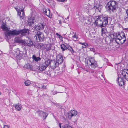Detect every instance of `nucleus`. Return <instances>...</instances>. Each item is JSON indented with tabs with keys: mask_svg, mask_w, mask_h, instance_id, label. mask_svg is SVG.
I'll return each instance as SVG.
<instances>
[{
	"mask_svg": "<svg viewBox=\"0 0 128 128\" xmlns=\"http://www.w3.org/2000/svg\"><path fill=\"white\" fill-rule=\"evenodd\" d=\"M59 2H64L66 0H57Z\"/></svg>",
	"mask_w": 128,
	"mask_h": 128,
	"instance_id": "obj_44",
	"label": "nucleus"
},
{
	"mask_svg": "<svg viewBox=\"0 0 128 128\" xmlns=\"http://www.w3.org/2000/svg\"><path fill=\"white\" fill-rule=\"evenodd\" d=\"M58 21H59V24H61L62 21H61V20H59Z\"/></svg>",
	"mask_w": 128,
	"mask_h": 128,
	"instance_id": "obj_46",
	"label": "nucleus"
},
{
	"mask_svg": "<svg viewBox=\"0 0 128 128\" xmlns=\"http://www.w3.org/2000/svg\"><path fill=\"white\" fill-rule=\"evenodd\" d=\"M24 0L25 1H27V0Z\"/></svg>",
	"mask_w": 128,
	"mask_h": 128,
	"instance_id": "obj_59",
	"label": "nucleus"
},
{
	"mask_svg": "<svg viewBox=\"0 0 128 128\" xmlns=\"http://www.w3.org/2000/svg\"><path fill=\"white\" fill-rule=\"evenodd\" d=\"M87 64H88V62H87Z\"/></svg>",
	"mask_w": 128,
	"mask_h": 128,
	"instance_id": "obj_60",
	"label": "nucleus"
},
{
	"mask_svg": "<svg viewBox=\"0 0 128 128\" xmlns=\"http://www.w3.org/2000/svg\"><path fill=\"white\" fill-rule=\"evenodd\" d=\"M128 1V0H119L118 2L120 4H124L126 3Z\"/></svg>",
	"mask_w": 128,
	"mask_h": 128,
	"instance_id": "obj_35",
	"label": "nucleus"
},
{
	"mask_svg": "<svg viewBox=\"0 0 128 128\" xmlns=\"http://www.w3.org/2000/svg\"><path fill=\"white\" fill-rule=\"evenodd\" d=\"M68 125L67 124H65L62 126L61 128H68Z\"/></svg>",
	"mask_w": 128,
	"mask_h": 128,
	"instance_id": "obj_39",
	"label": "nucleus"
},
{
	"mask_svg": "<svg viewBox=\"0 0 128 128\" xmlns=\"http://www.w3.org/2000/svg\"><path fill=\"white\" fill-rule=\"evenodd\" d=\"M94 71H93V70L92 71H91V73H94Z\"/></svg>",
	"mask_w": 128,
	"mask_h": 128,
	"instance_id": "obj_52",
	"label": "nucleus"
},
{
	"mask_svg": "<svg viewBox=\"0 0 128 128\" xmlns=\"http://www.w3.org/2000/svg\"><path fill=\"white\" fill-rule=\"evenodd\" d=\"M26 46H34L36 47V45H34L32 42L30 40L28 39L26 42Z\"/></svg>",
	"mask_w": 128,
	"mask_h": 128,
	"instance_id": "obj_20",
	"label": "nucleus"
},
{
	"mask_svg": "<svg viewBox=\"0 0 128 128\" xmlns=\"http://www.w3.org/2000/svg\"><path fill=\"white\" fill-rule=\"evenodd\" d=\"M3 128H9L8 126V125H4V126Z\"/></svg>",
	"mask_w": 128,
	"mask_h": 128,
	"instance_id": "obj_43",
	"label": "nucleus"
},
{
	"mask_svg": "<svg viewBox=\"0 0 128 128\" xmlns=\"http://www.w3.org/2000/svg\"><path fill=\"white\" fill-rule=\"evenodd\" d=\"M100 16L104 27L108 25V20H110H110H111V18L109 17L108 16Z\"/></svg>",
	"mask_w": 128,
	"mask_h": 128,
	"instance_id": "obj_7",
	"label": "nucleus"
},
{
	"mask_svg": "<svg viewBox=\"0 0 128 128\" xmlns=\"http://www.w3.org/2000/svg\"><path fill=\"white\" fill-rule=\"evenodd\" d=\"M47 60L48 65V66L50 64L51 68L52 69H54L59 65L56 61L54 60L48 59Z\"/></svg>",
	"mask_w": 128,
	"mask_h": 128,
	"instance_id": "obj_5",
	"label": "nucleus"
},
{
	"mask_svg": "<svg viewBox=\"0 0 128 128\" xmlns=\"http://www.w3.org/2000/svg\"><path fill=\"white\" fill-rule=\"evenodd\" d=\"M45 25V24L44 23H41L36 26V28L39 30H42L44 28Z\"/></svg>",
	"mask_w": 128,
	"mask_h": 128,
	"instance_id": "obj_17",
	"label": "nucleus"
},
{
	"mask_svg": "<svg viewBox=\"0 0 128 128\" xmlns=\"http://www.w3.org/2000/svg\"><path fill=\"white\" fill-rule=\"evenodd\" d=\"M122 74L123 76L128 81V69H124L122 71Z\"/></svg>",
	"mask_w": 128,
	"mask_h": 128,
	"instance_id": "obj_13",
	"label": "nucleus"
},
{
	"mask_svg": "<svg viewBox=\"0 0 128 128\" xmlns=\"http://www.w3.org/2000/svg\"><path fill=\"white\" fill-rule=\"evenodd\" d=\"M101 32V35L102 36H104L106 34L107 32V31L106 28H102Z\"/></svg>",
	"mask_w": 128,
	"mask_h": 128,
	"instance_id": "obj_27",
	"label": "nucleus"
},
{
	"mask_svg": "<svg viewBox=\"0 0 128 128\" xmlns=\"http://www.w3.org/2000/svg\"><path fill=\"white\" fill-rule=\"evenodd\" d=\"M46 86L44 85L42 86V88L44 89H45L46 88Z\"/></svg>",
	"mask_w": 128,
	"mask_h": 128,
	"instance_id": "obj_48",
	"label": "nucleus"
},
{
	"mask_svg": "<svg viewBox=\"0 0 128 128\" xmlns=\"http://www.w3.org/2000/svg\"><path fill=\"white\" fill-rule=\"evenodd\" d=\"M49 46H48L46 48V50L47 51H49L51 49V45H48Z\"/></svg>",
	"mask_w": 128,
	"mask_h": 128,
	"instance_id": "obj_38",
	"label": "nucleus"
},
{
	"mask_svg": "<svg viewBox=\"0 0 128 128\" xmlns=\"http://www.w3.org/2000/svg\"><path fill=\"white\" fill-rule=\"evenodd\" d=\"M19 43L21 44L24 46H26V42L24 40L22 39Z\"/></svg>",
	"mask_w": 128,
	"mask_h": 128,
	"instance_id": "obj_32",
	"label": "nucleus"
},
{
	"mask_svg": "<svg viewBox=\"0 0 128 128\" xmlns=\"http://www.w3.org/2000/svg\"><path fill=\"white\" fill-rule=\"evenodd\" d=\"M56 35L58 36H60V34H58V33H56Z\"/></svg>",
	"mask_w": 128,
	"mask_h": 128,
	"instance_id": "obj_51",
	"label": "nucleus"
},
{
	"mask_svg": "<svg viewBox=\"0 0 128 128\" xmlns=\"http://www.w3.org/2000/svg\"><path fill=\"white\" fill-rule=\"evenodd\" d=\"M1 28L4 31H7L8 30L7 26L4 23L1 25Z\"/></svg>",
	"mask_w": 128,
	"mask_h": 128,
	"instance_id": "obj_22",
	"label": "nucleus"
},
{
	"mask_svg": "<svg viewBox=\"0 0 128 128\" xmlns=\"http://www.w3.org/2000/svg\"><path fill=\"white\" fill-rule=\"evenodd\" d=\"M60 46L62 51H64L67 49L68 45L66 46L64 44H61Z\"/></svg>",
	"mask_w": 128,
	"mask_h": 128,
	"instance_id": "obj_25",
	"label": "nucleus"
},
{
	"mask_svg": "<svg viewBox=\"0 0 128 128\" xmlns=\"http://www.w3.org/2000/svg\"><path fill=\"white\" fill-rule=\"evenodd\" d=\"M7 35L8 36H11L13 35L12 31L10 30L8 32H7Z\"/></svg>",
	"mask_w": 128,
	"mask_h": 128,
	"instance_id": "obj_34",
	"label": "nucleus"
},
{
	"mask_svg": "<svg viewBox=\"0 0 128 128\" xmlns=\"http://www.w3.org/2000/svg\"><path fill=\"white\" fill-rule=\"evenodd\" d=\"M95 3L94 4V8H96L98 9L99 7L100 6L99 4L98 3V2L96 1V0H94Z\"/></svg>",
	"mask_w": 128,
	"mask_h": 128,
	"instance_id": "obj_26",
	"label": "nucleus"
},
{
	"mask_svg": "<svg viewBox=\"0 0 128 128\" xmlns=\"http://www.w3.org/2000/svg\"><path fill=\"white\" fill-rule=\"evenodd\" d=\"M124 77L122 74L120 75H118V79L117 81L118 82V84L120 86H122L124 85L125 81L124 80Z\"/></svg>",
	"mask_w": 128,
	"mask_h": 128,
	"instance_id": "obj_9",
	"label": "nucleus"
},
{
	"mask_svg": "<svg viewBox=\"0 0 128 128\" xmlns=\"http://www.w3.org/2000/svg\"><path fill=\"white\" fill-rule=\"evenodd\" d=\"M107 2L106 4V8L109 12H114L116 11L118 7V4L117 2L114 0H110Z\"/></svg>",
	"mask_w": 128,
	"mask_h": 128,
	"instance_id": "obj_1",
	"label": "nucleus"
},
{
	"mask_svg": "<svg viewBox=\"0 0 128 128\" xmlns=\"http://www.w3.org/2000/svg\"><path fill=\"white\" fill-rule=\"evenodd\" d=\"M35 36L36 39L38 42H42L44 40V36L43 33L40 31H38Z\"/></svg>",
	"mask_w": 128,
	"mask_h": 128,
	"instance_id": "obj_4",
	"label": "nucleus"
},
{
	"mask_svg": "<svg viewBox=\"0 0 128 128\" xmlns=\"http://www.w3.org/2000/svg\"><path fill=\"white\" fill-rule=\"evenodd\" d=\"M77 114V112L76 111L74 110H71L70 112L68 113V118L71 119L72 117L76 116Z\"/></svg>",
	"mask_w": 128,
	"mask_h": 128,
	"instance_id": "obj_12",
	"label": "nucleus"
},
{
	"mask_svg": "<svg viewBox=\"0 0 128 128\" xmlns=\"http://www.w3.org/2000/svg\"><path fill=\"white\" fill-rule=\"evenodd\" d=\"M56 59V62L59 64L62 63L64 60L63 57L61 54H58L57 55Z\"/></svg>",
	"mask_w": 128,
	"mask_h": 128,
	"instance_id": "obj_14",
	"label": "nucleus"
},
{
	"mask_svg": "<svg viewBox=\"0 0 128 128\" xmlns=\"http://www.w3.org/2000/svg\"><path fill=\"white\" fill-rule=\"evenodd\" d=\"M36 112L39 116L42 117L43 119H46L48 115V114L46 112L40 110L36 111Z\"/></svg>",
	"mask_w": 128,
	"mask_h": 128,
	"instance_id": "obj_11",
	"label": "nucleus"
},
{
	"mask_svg": "<svg viewBox=\"0 0 128 128\" xmlns=\"http://www.w3.org/2000/svg\"><path fill=\"white\" fill-rule=\"evenodd\" d=\"M94 23L96 26L100 27L101 28L104 27L100 16L96 18Z\"/></svg>",
	"mask_w": 128,
	"mask_h": 128,
	"instance_id": "obj_10",
	"label": "nucleus"
},
{
	"mask_svg": "<svg viewBox=\"0 0 128 128\" xmlns=\"http://www.w3.org/2000/svg\"><path fill=\"white\" fill-rule=\"evenodd\" d=\"M22 39L20 37H16L14 39V40L16 42L19 43Z\"/></svg>",
	"mask_w": 128,
	"mask_h": 128,
	"instance_id": "obj_30",
	"label": "nucleus"
},
{
	"mask_svg": "<svg viewBox=\"0 0 128 128\" xmlns=\"http://www.w3.org/2000/svg\"><path fill=\"white\" fill-rule=\"evenodd\" d=\"M92 50H94V48H92Z\"/></svg>",
	"mask_w": 128,
	"mask_h": 128,
	"instance_id": "obj_58",
	"label": "nucleus"
},
{
	"mask_svg": "<svg viewBox=\"0 0 128 128\" xmlns=\"http://www.w3.org/2000/svg\"><path fill=\"white\" fill-rule=\"evenodd\" d=\"M2 94V93L0 92V95H1Z\"/></svg>",
	"mask_w": 128,
	"mask_h": 128,
	"instance_id": "obj_55",
	"label": "nucleus"
},
{
	"mask_svg": "<svg viewBox=\"0 0 128 128\" xmlns=\"http://www.w3.org/2000/svg\"><path fill=\"white\" fill-rule=\"evenodd\" d=\"M84 48V46H82V48Z\"/></svg>",
	"mask_w": 128,
	"mask_h": 128,
	"instance_id": "obj_57",
	"label": "nucleus"
},
{
	"mask_svg": "<svg viewBox=\"0 0 128 128\" xmlns=\"http://www.w3.org/2000/svg\"><path fill=\"white\" fill-rule=\"evenodd\" d=\"M36 23V21L34 19L29 20L27 22L28 25L30 26H32V24H34Z\"/></svg>",
	"mask_w": 128,
	"mask_h": 128,
	"instance_id": "obj_18",
	"label": "nucleus"
},
{
	"mask_svg": "<svg viewBox=\"0 0 128 128\" xmlns=\"http://www.w3.org/2000/svg\"><path fill=\"white\" fill-rule=\"evenodd\" d=\"M29 32L28 29L26 28L20 30H12L13 35H20L21 37L25 36L26 34L28 33Z\"/></svg>",
	"mask_w": 128,
	"mask_h": 128,
	"instance_id": "obj_3",
	"label": "nucleus"
},
{
	"mask_svg": "<svg viewBox=\"0 0 128 128\" xmlns=\"http://www.w3.org/2000/svg\"><path fill=\"white\" fill-rule=\"evenodd\" d=\"M62 92H60V93H62ZM58 93H60V92H57L56 91H52V94L53 95H54Z\"/></svg>",
	"mask_w": 128,
	"mask_h": 128,
	"instance_id": "obj_42",
	"label": "nucleus"
},
{
	"mask_svg": "<svg viewBox=\"0 0 128 128\" xmlns=\"http://www.w3.org/2000/svg\"><path fill=\"white\" fill-rule=\"evenodd\" d=\"M14 106L15 107L16 109L18 111L20 110L22 107L21 105L19 104H14Z\"/></svg>",
	"mask_w": 128,
	"mask_h": 128,
	"instance_id": "obj_23",
	"label": "nucleus"
},
{
	"mask_svg": "<svg viewBox=\"0 0 128 128\" xmlns=\"http://www.w3.org/2000/svg\"><path fill=\"white\" fill-rule=\"evenodd\" d=\"M15 9L17 11L18 14V12H20V8L18 7H14Z\"/></svg>",
	"mask_w": 128,
	"mask_h": 128,
	"instance_id": "obj_40",
	"label": "nucleus"
},
{
	"mask_svg": "<svg viewBox=\"0 0 128 128\" xmlns=\"http://www.w3.org/2000/svg\"><path fill=\"white\" fill-rule=\"evenodd\" d=\"M114 40L116 42L119 44H123L126 41V42L128 44V39L126 40L124 33H121L117 36L116 35Z\"/></svg>",
	"mask_w": 128,
	"mask_h": 128,
	"instance_id": "obj_2",
	"label": "nucleus"
},
{
	"mask_svg": "<svg viewBox=\"0 0 128 128\" xmlns=\"http://www.w3.org/2000/svg\"><path fill=\"white\" fill-rule=\"evenodd\" d=\"M59 127L61 128L62 127V126H61V123H60L59 124Z\"/></svg>",
	"mask_w": 128,
	"mask_h": 128,
	"instance_id": "obj_49",
	"label": "nucleus"
},
{
	"mask_svg": "<svg viewBox=\"0 0 128 128\" xmlns=\"http://www.w3.org/2000/svg\"><path fill=\"white\" fill-rule=\"evenodd\" d=\"M43 11L46 15L50 18H51L50 11L48 9L44 8L43 9Z\"/></svg>",
	"mask_w": 128,
	"mask_h": 128,
	"instance_id": "obj_16",
	"label": "nucleus"
},
{
	"mask_svg": "<svg viewBox=\"0 0 128 128\" xmlns=\"http://www.w3.org/2000/svg\"><path fill=\"white\" fill-rule=\"evenodd\" d=\"M72 38H76V35H74L72 36Z\"/></svg>",
	"mask_w": 128,
	"mask_h": 128,
	"instance_id": "obj_47",
	"label": "nucleus"
},
{
	"mask_svg": "<svg viewBox=\"0 0 128 128\" xmlns=\"http://www.w3.org/2000/svg\"><path fill=\"white\" fill-rule=\"evenodd\" d=\"M24 84L26 86H29L31 84V83L30 81L28 80L25 82Z\"/></svg>",
	"mask_w": 128,
	"mask_h": 128,
	"instance_id": "obj_33",
	"label": "nucleus"
},
{
	"mask_svg": "<svg viewBox=\"0 0 128 128\" xmlns=\"http://www.w3.org/2000/svg\"><path fill=\"white\" fill-rule=\"evenodd\" d=\"M91 64L90 65V66H91L92 68L95 69L98 66L97 62L95 60L94 58L92 57L88 59Z\"/></svg>",
	"mask_w": 128,
	"mask_h": 128,
	"instance_id": "obj_8",
	"label": "nucleus"
},
{
	"mask_svg": "<svg viewBox=\"0 0 128 128\" xmlns=\"http://www.w3.org/2000/svg\"><path fill=\"white\" fill-rule=\"evenodd\" d=\"M32 58L33 60H34L36 62H38V61H40L41 60V58L40 57H36L34 55H33Z\"/></svg>",
	"mask_w": 128,
	"mask_h": 128,
	"instance_id": "obj_29",
	"label": "nucleus"
},
{
	"mask_svg": "<svg viewBox=\"0 0 128 128\" xmlns=\"http://www.w3.org/2000/svg\"><path fill=\"white\" fill-rule=\"evenodd\" d=\"M60 38V37L62 38V37L60 35V36H58Z\"/></svg>",
	"mask_w": 128,
	"mask_h": 128,
	"instance_id": "obj_50",
	"label": "nucleus"
},
{
	"mask_svg": "<svg viewBox=\"0 0 128 128\" xmlns=\"http://www.w3.org/2000/svg\"><path fill=\"white\" fill-rule=\"evenodd\" d=\"M36 47L37 48L40 47L43 50H44L46 49V46L45 45L43 44L40 43L39 44V45H36Z\"/></svg>",
	"mask_w": 128,
	"mask_h": 128,
	"instance_id": "obj_21",
	"label": "nucleus"
},
{
	"mask_svg": "<svg viewBox=\"0 0 128 128\" xmlns=\"http://www.w3.org/2000/svg\"><path fill=\"white\" fill-rule=\"evenodd\" d=\"M109 36L110 37H111L110 40L112 39L113 40L114 38V35L113 34H110L109 35Z\"/></svg>",
	"mask_w": 128,
	"mask_h": 128,
	"instance_id": "obj_41",
	"label": "nucleus"
},
{
	"mask_svg": "<svg viewBox=\"0 0 128 128\" xmlns=\"http://www.w3.org/2000/svg\"><path fill=\"white\" fill-rule=\"evenodd\" d=\"M47 64V60H46L42 62L39 66L38 67L37 69L40 70V71H38L39 72H40L46 69L48 66Z\"/></svg>",
	"mask_w": 128,
	"mask_h": 128,
	"instance_id": "obj_6",
	"label": "nucleus"
},
{
	"mask_svg": "<svg viewBox=\"0 0 128 128\" xmlns=\"http://www.w3.org/2000/svg\"><path fill=\"white\" fill-rule=\"evenodd\" d=\"M126 15L124 16L125 20L126 22H128V9L126 10Z\"/></svg>",
	"mask_w": 128,
	"mask_h": 128,
	"instance_id": "obj_31",
	"label": "nucleus"
},
{
	"mask_svg": "<svg viewBox=\"0 0 128 128\" xmlns=\"http://www.w3.org/2000/svg\"><path fill=\"white\" fill-rule=\"evenodd\" d=\"M24 68L26 69L31 70L32 71H35V70L34 69L33 67L28 63H27L24 66Z\"/></svg>",
	"mask_w": 128,
	"mask_h": 128,
	"instance_id": "obj_15",
	"label": "nucleus"
},
{
	"mask_svg": "<svg viewBox=\"0 0 128 128\" xmlns=\"http://www.w3.org/2000/svg\"><path fill=\"white\" fill-rule=\"evenodd\" d=\"M79 44L83 45H84L85 46H88V44L86 43V42H83L82 43L81 42H79Z\"/></svg>",
	"mask_w": 128,
	"mask_h": 128,
	"instance_id": "obj_37",
	"label": "nucleus"
},
{
	"mask_svg": "<svg viewBox=\"0 0 128 128\" xmlns=\"http://www.w3.org/2000/svg\"><path fill=\"white\" fill-rule=\"evenodd\" d=\"M86 71L87 72H88V70H86Z\"/></svg>",
	"mask_w": 128,
	"mask_h": 128,
	"instance_id": "obj_54",
	"label": "nucleus"
},
{
	"mask_svg": "<svg viewBox=\"0 0 128 128\" xmlns=\"http://www.w3.org/2000/svg\"><path fill=\"white\" fill-rule=\"evenodd\" d=\"M69 18V17H67V18H65V19H68V18Z\"/></svg>",
	"mask_w": 128,
	"mask_h": 128,
	"instance_id": "obj_53",
	"label": "nucleus"
},
{
	"mask_svg": "<svg viewBox=\"0 0 128 128\" xmlns=\"http://www.w3.org/2000/svg\"><path fill=\"white\" fill-rule=\"evenodd\" d=\"M91 20L90 18H88L86 20L87 24H90V22H91Z\"/></svg>",
	"mask_w": 128,
	"mask_h": 128,
	"instance_id": "obj_36",
	"label": "nucleus"
},
{
	"mask_svg": "<svg viewBox=\"0 0 128 128\" xmlns=\"http://www.w3.org/2000/svg\"><path fill=\"white\" fill-rule=\"evenodd\" d=\"M66 122H68V121H66Z\"/></svg>",
	"mask_w": 128,
	"mask_h": 128,
	"instance_id": "obj_56",
	"label": "nucleus"
},
{
	"mask_svg": "<svg viewBox=\"0 0 128 128\" xmlns=\"http://www.w3.org/2000/svg\"><path fill=\"white\" fill-rule=\"evenodd\" d=\"M18 14L19 16L20 20L24 19L25 15L24 12L22 13L20 12H18Z\"/></svg>",
	"mask_w": 128,
	"mask_h": 128,
	"instance_id": "obj_24",
	"label": "nucleus"
},
{
	"mask_svg": "<svg viewBox=\"0 0 128 128\" xmlns=\"http://www.w3.org/2000/svg\"><path fill=\"white\" fill-rule=\"evenodd\" d=\"M67 45H68L67 49L70 51L72 54L74 53V50L72 47L69 44H67Z\"/></svg>",
	"mask_w": 128,
	"mask_h": 128,
	"instance_id": "obj_28",
	"label": "nucleus"
},
{
	"mask_svg": "<svg viewBox=\"0 0 128 128\" xmlns=\"http://www.w3.org/2000/svg\"><path fill=\"white\" fill-rule=\"evenodd\" d=\"M20 12H21L22 13L24 12V8L21 9V10H20Z\"/></svg>",
	"mask_w": 128,
	"mask_h": 128,
	"instance_id": "obj_45",
	"label": "nucleus"
},
{
	"mask_svg": "<svg viewBox=\"0 0 128 128\" xmlns=\"http://www.w3.org/2000/svg\"><path fill=\"white\" fill-rule=\"evenodd\" d=\"M13 57L14 59L18 61L20 60L22 58L20 55H18L16 54H14Z\"/></svg>",
	"mask_w": 128,
	"mask_h": 128,
	"instance_id": "obj_19",
	"label": "nucleus"
}]
</instances>
